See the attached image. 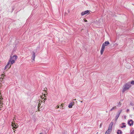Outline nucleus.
<instances>
[{
  "instance_id": "nucleus-25",
  "label": "nucleus",
  "mask_w": 134,
  "mask_h": 134,
  "mask_svg": "<svg viewBox=\"0 0 134 134\" xmlns=\"http://www.w3.org/2000/svg\"><path fill=\"white\" fill-rule=\"evenodd\" d=\"M44 102H45V101H44L43 102V103H44Z\"/></svg>"
},
{
  "instance_id": "nucleus-28",
  "label": "nucleus",
  "mask_w": 134,
  "mask_h": 134,
  "mask_svg": "<svg viewBox=\"0 0 134 134\" xmlns=\"http://www.w3.org/2000/svg\"><path fill=\"white\" fill-rule=\"evenodd\" d=\"M133 110H134V107L133 108Z\"/></svg>"
},
{
  "instance_id": "nucleus-13",
  "label": "nucleus",
  "mask_w": 134,
  "mask_h": 134,
  "mask_svg": "<svg viewBox=\"0 0 134 134\" xmlns=\"http://www.w3.org/2000/svg\"><path fill=\"white\" fill-rule=\"evenodd\" d=\"M73 104L72 103H70L68 107L69 108H71L72 107Z\"/></svg>"
},
{
  "instance_id": "nucleus-16",
  "label": "nucleus",
  "mask_w": 134,
  "mask_h": 134,
  "mask_svg": "<svg viewBox=\"0 0 134 134\" xmlns=\"http://www.w3.org/2000/svg\"><path fill=\"white\" fill-rule=\"evenodd\" d=\"M116 108V107L115 106H114L110 110V111H112L113 110H114Z\"/></svg>"
},
{
  "instance_id": "nucleus-14",
  "label": "nucleus",
  "mask_w": 134,
  "mask_h": 134,
  "mask_svg": "<svg viewBox=\"0 0 134 134\" xmlns=\"http://www.w3.org/2000/svg\"><path fill=\"white\" fill-rule=\"evenodd\" d=\"M110 130L108 129L105 132V134H109L110 133Z\"/></svg>"
},
{
  "instance_id": "nucleus-24",
  "label": "nucleus",
  "mask_w": 134,
  "mask_h": 134,
  "mask_svg": "<svg viewBox=\"0 0 134 134\" xmlns=\"http://www.w3.org/2000/svg\"><path fill=\"white\" fill-rule=\"evenodd\" d=\"M46 99H44V100H43V101H44V100H46ZM43 102V101H42V102Z\"/></svg>"
},
{
  "instance_id": "nucleus-2",
  "label": "nucleus",
  "mask_w": 134,
  "mask_h": 134,
  "mask_svg": "<svg viewBox=\"0 0 134 134\" xmlns=\"http://www.w3.org/2000/svg\"><path fill=\"white\" fill-rule=\"evenodd\" d=\"M109 44V42L108 41H106L102 44L100 49V54L101 55H102L103 53L105 46H107Z\"/></svg>"
},
{
  "instance_id": "nucleus-23",
  "label": "nucleus",
  "mask_w": 134,
  "mask_h": 134,
  "mask_svg": "<svg viewBox=\"0 0 134 134\" xmlns=\"http://www.w3.org/2000/svg\"><path fill=\"white\" fill-rule=\"evenodd\" d=\"M130 104H131V105H132V106L133 105V104H132V103H130Z\"/></svg>"
},
{
  "instance_id": "nucleus-19",
  "label": "nucleus",
  "mask_w": 134,
  "mask_h": 134,
  "mask_svg": "<svg viewBox=\"0 0 134 134\" xmlns=\"http://www.w3.org/2000/svg\"><path fill=\"white\" fill-rule=\"evenodd\" d=\"M130 133L131 134H134V130H133Z\"/></svg>"
},
{
  "instance_id": "nucleus-6",
  "label": "nucleus",
  "mask_w": 134,
  "mask_h": 134,
  "mask_svg": "<svg viewBox=\"0 0 134 134\" xmlns=\"http://www.w3.org/2000/svg\"><path fill=\"white\" fill-rule=\"evenodd\" d=\"M12 125L13 127V129L14 130L15 129H16L18 126V124L16 123H12Z\"/></svg>"
},
{
  "instance_id": "nucleus-21",
  "label": "nucleus",
  "mask_w": 134,
  "mask_h": 134,
  "mask_svg": "<svg viewBox=\"0 0 134 134\" xmlns=\"http://www.w3.org/2000/svg\"><path fill=\"white\" fill-rule=\"evenodd\" d=\"M129 111V109H127L126 110V112H128V111Z\"/></svg>"
},
{
  "instance_id": "nucleus-3",
  "label": "nucleus",
  "mask_w": 134,
  "mask_h": 134,
  "mask_svg": "<svg viewBox=\"0 0 134 134\" xmlns=\"http://www.w3.org/2000/svg\"><path fill=\"white\" fill-rule=\"evenodd\" d=\"M11 60H12V57H11V58L10 59L8 62L7 64L5 67V68H4V70H5L8 68V69H9L11 67V65L10 64V63L11 62Z\"/></svg>"
},
{
  "instance_id": "nucleus-8",
  "label": "nucleus",
  "mask_w": 134,
  "mask_h": 134,
  "mask_svg": "<svg viewBox=\"0 0 134 134\" xmlns=\"http://www.w3.org/2000/svg\"><path fill=\"white\" fill-rule=\"evenodd\" d=\"M134 122L132 120H131L128 122V124L130 126H131L133 125Z\"/></svg>"
},
{
  "instance_id": "nucleus-10",
  "label": "nucleus",
  "mask_w": 134,
  "mask_h": 134,
  "mask_svg": "<svg viewBox=\"0 0 134 134\" xmlns=\"http://www.w3.org/2000/svg\"><path fill=\"white\" fill-rule=\"evenodd\" d=\"M2 100H0V108H1L3 107V102L2 101Z\"/></svg>"
},
{
  "instance_id": "nucleus-7",
  "label": "nucleus",
  "mask_w": 134,
  "mask_h": 134,
  "mask_svg": "<svg viewBox=\"0 0 134 134\" xmlns=\"http://www.w3.org/2000/svg\"><path fill=\"white\" fill-rule=\"evenodd\" d=\"M113 124V122L112 121H111L109 125L108 129L110 130V131H111L112 130V127Z\"/></svg>"
},
{
  "instance_id": "nucleus-22",
  "label": "nucleus",
  "mask_w": 134,
  "mask_h": 134,
  "mask_svg": "<svg viewBox=\"0 0 134 134\" xmlns=\"http://www.w3.org/2000/svg\"><path fill=\"white\" fill-rule=\"evenodd\" d=\"M59 108V107L58 106H56V108Z\"/></svg>"
},
{
  "instance_id": "nucleus-17",
  "label": "nucleus",
  "mask_w": 134,
  "mask_h": 134,
  "mask_svg": "<svg viewBox=\"0 0 134 134\" xmlns=\"http://www.w3.org/2000/svg\"><path fill=\"white\" fill-rule=\"evenodd\" d=\"M125 123H123L122 124H123V125H122V126L121 127L122 128H124V127H126V126L125 125H124V124H125Z\"/></svg>"
},
{
  "instance_id": "nucleus-9",
  "label": "nucleus",
  "mask_w": 134,
  "mask_h": 134,
  "mask_svg": "<svg viewBox=\"0 0 134 134\" xmlns=\"http://www.w3.org/2000/svg\"><path fill=\"white\" fill-rule=\"evenodd\" d=\"M35 52H32V56L31 58L33 60H35Z\"/></svg>"
},
{
  "instance_id": "nucleus-29",
  "label": "nucleus",
  "mask_w": 134,
  "mask_h": 134,
  "mask_svg": "<svg viewBox=\"0 0 134 134\" xmlns=\"http://www.w3.org/2000/svg\"><path fill=\"white\" fill-rule=\"evenodd\" d=\"M42 134V133H40V134Z\"/></svg>"
},
{
  "instance_id": "nucleus-5",
  "label": "nucleus",
  "mask_w": 134,
  "mask_h": 134,
  "mask_svg": "<svg viewBox=\"0 0 134 134\" xmlns=\"http://www.w3.org/2000/svg\"><path fill=\"white\" fill-rule=\"evenodd\" d=\"M122 110H119V111H118V112H117V115H116V117H115V121H116L117 120L118 118L120 113L122 112Z\"/></svg>"
},
{
  "instance_id": "nucleus-1",
  "label": "nucleus",
  "mask_w": 134,
  "mask_h": 134,
  "mask_svg": "<svg viewBox=\"0 0 134 134\" xmlns=\"http://www.w3.org/2000/svg\"><path fill=\"white\" fill-rule=\"evenodd\" d=\"M131 86V83L130 82H128L125 84L122 88V92L124 93L126 91L129 90Z\"/></svg>"
},
{
  "instance_id": "nucleus-26",
  "label": "nucleus",
  "mask_w": 134,
  "mask_h": 134,
  "mask_svg": "<svg viewBox=\"0 0 134 134\" xmlns=\"http://www.w3.org/2000/svg\"><path fill=\"white\" fill-rule=\"evenodd\" d=\"M1 110V108H0V110Z\"/></svg>"
},
{
  "instance_id": "nucleus-11",
  "label": "nucleus",
  "mask_w": 134,
  "mask_h": 134,
  "mask_svg": "<svg viewBox=\"0 0 134 134\" xmlns=\"http://www.w3.org/2000/svg\"><path fill=\"white\" fill-rule=\"evenodd\" d=\"M17 58V56L16 55H14L12 57V59L14 60H16V59Z\"/></svg>"
},
{
  "instance_id": "nucleus-15",
  "label": "nucleus",
  "mask_w": 134,
  "mask_h": 134,
  "mask_svg": "<svg viewBox=\"0 0 134 134\" xmlns=\"http://www.w3.org/2000/svg\"><path fill=\"white\" fill-rule=\"evenodd\" d=\"M15 62V60H14L12 59L11 61V62L10 63V64L12 65Z\"/></svg>"
},
{
  "instance_id": "nucleus-20",
  "label": "nucleus",
  "mask_w": 134,
  "mask_h": 134,
  "mask_svg": "<svg viewBox=\"0 0 134 134\" xmlns=\"http://www.w3.org/2000/svg\"><path fill=\"white\" fill-rule=\"evenodd\" d=\"M103 124L102 123H100V125H99V128H101L102 127V125Z\"/></svg>"
},
{
  "instance_id": "nucleus-18",
  "label": "nucleus",
  "mask_w": 134,
  "mask_h": 134,
  "mask_svg": "<svg viewBox=\"0 0 134 134\" xmlns=\"http://www.w3.org/2000/svg\"><path fill=\"white\" fill-rule=\"evenodd\" d=\"M131 83V84H132L134 85V81H131V82L130 83Z\"/></svg>"
},
{
  "instance_id": "nucleus-12",
  "label": "nucleus",
  "mask_w": 134,
  "mask_h": 134,
  "mask_svg": "<svg viewBox=\"0 0 134 134\" xmlns=\"http://www.w3.org/2000/svg\"><path fill=\"white\" fill-rule=\"evenodd\" d=\"M122 133V131L120 130H118V131L117 132V134H121Z\"/></svg>"
},
{
  "instance_id": "nucleus-4",
  "label": "nucleus",
  "mask_w": 134,
  "mask_h": 134,
  "mask_svg": "<svg viewBox=\"0 0 134 134\" xmlns=\"http://www.w3.org/2000/svg\"><path fill=\"white\" fill-rule=\"evenodd\" d=\"M90 12L91 11L89 10H87L84 12H82L81 13V15L82 16H83L85 14L88 15L90 13Z\"/></svg>"
},
{
  "instance_id": "nucleus-27",
  "label": "nucleus",
  "mask_w": 134,
  "mask_h": 134,
  "mask_svg": "<svg viewBox=\"0 0 134 134\" xmlns=\"http://www.w3.org/2000/svg\"><path fill=\"white\" fill-rule=\"evenodd\" d=\"M82 102V101H81V102Z\"/></svg>"
}]
</instances>
